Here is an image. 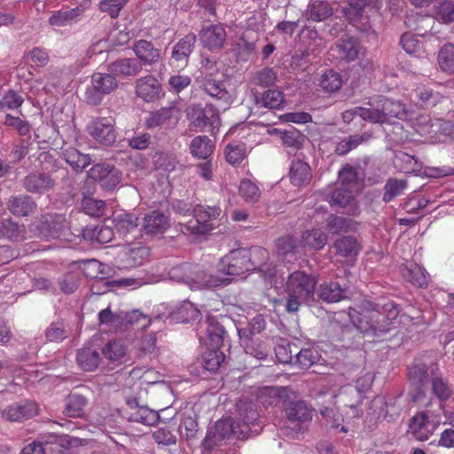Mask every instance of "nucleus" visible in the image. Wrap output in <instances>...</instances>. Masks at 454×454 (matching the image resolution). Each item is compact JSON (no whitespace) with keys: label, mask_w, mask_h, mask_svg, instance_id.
<instances>
[{"label":"nucleus","mask_w":454,"mask_h":454,"mask_svg":"<svg viewBox=\"0 0 454 454\" xmlns=\"http://www.w3.org/2000/svg\"><path fill=\"white\" fill-rule=\"evenodd\" d=\"M356 318L354 323L358 331L366 336L380 337L390 330V325L396 319L399 309L393 302L382 306V311L379 305L369 301H363L360 310L356 311Z\"/></svg>","instance_id":"obj_1"},{"label":"nucleus","mask_w":454,"mask_h":454,"mask_svg":"<svg viewBox=\"0 0 454 454\" xmlns=\"http://www.w3.org/2000/svg\"><path fill=\"white\" fill-rule=\"evenodd\" d=\"M317 278L303 270L291 273L286 283V310L295 313L303 306H313L316 302V286Z\"/></svg>","instance_id":"obj_2"},{"label":"nucleus","mask_w":454,"mask_h":454,"mask_svg":"<svg viewBox=\"0 0 454 454\" xmlns=\"http://www.w3.org/2000/svg\"><path fill=\"white\" fill-rule=\"evenodd\" d=\"M170 280L183 283L192 289H203L226 286L228 279L207 272L196 263L184 262L172 267L168 271Z\"/></svg>","instance_id":"obj_3"},{"label":"nucleus","mask_w":454,"mask_h":454,"mask_svg":"<svg viewBox=\"0 0 454 454\" xmlns=\"http://www.w3.org/2000/svg\"><path fill=\"white\" fill-rule=\"evenodd\" d=\"M282 422L279 427L284 436L295 439L307 428L312 419V410L301 400H287L283 403Z\"/></svg>","instance_id":"obj_4"},{"label":"nucleus","mask_w":454,"mask_h":454,"mask_svg":"<svg viewBox=\"0 0 454 454\" xmlns=\"http://www.w3.org/2000/svg\"><path fill=\"white\" fill-rule=\"evenodd\" d=\"M33 234L44 240H72L74 234L70 231L69 223L64 214H45L35 221L30 228Z\"/></svg>","instance_id":"obj_5"},{"label":"nucleus","mask_w":454,"mask_h":454,"mask_svg":"<svg viewBox=\"0 0 454 454\" xmlns=\"http://www.w3.org/2000/svg\"><path fill=\"white\" fill-rule=\"evenodd\" d=\"M372 107L371 122L384 123L392 118L406 120L409 118L405 106L399 100H393L382 95L372 97L367 102Z\"/></svg>","instance_id":"obj_6"},{"label":"nucleus","mask_w":454,"mask_h":454,"mask_svg":"<svg viewBox=\"0 0 454 454\" xmlns=\"http://www.w3.org/2000/svg\"><path fill=\"white\" fill-rule=\"evenodd\" d=\"M394 165L401 172L425 175L429 177L438 178L454 174V168L450 167L426 168L422 173V163L413 155L404 152H398L395 154Z\"/></svg>","instance_id":"obj_7"},{"label":"nucleus","mask_w":454,"mask_h":454,"mask_svg":"<svg viewBox=\"0 0 454 454\" xmlns=\"http://www.w3.org/2000/svg\"><path fill=\"white\" fill-rule=\"evenodd\" d=\"M249 260L244 253V248L232 250L218 262L215 275L228 279L226 284L228 285L232 279L231 277L240 276L250 271Z\"/></svg>","instance_id":"obj_8"},{"label":"nucleus","mask_w":454,"mask_h":454,"mask_svg":"<svg viewBox=\"0 0 454 454\" xmlns=\"http://www.w3.org/2000/svg\"><path fill=\"white\" fill-rule=\"evenodd\" d=\"M122 174L120 169L109 164H96L87 174L84 183L85 187H94L98 183L102 189L107 191L114 190L121 183Z\"/></svg>","instance_id":"obj_9"},{"label":"nucleus","mask_w":454,"mask_h":454,"mask_svg":"<svg viewBox=\"0 0 454 454\" xmlns=\"http://www.w3.org/2000/svg\"><path fill=\"white\" fill-rule=\"evenodd\" d=\"M222 213L218 206L203 207L197 205L192 214V218L182 226L193 234H206L215 228L213 221L217 219Z\"/></svg>","instance_id":"obj_10"},{"label":"nucleus","mask_w":454,"mask_h":454,"mask_svg":"<svg viewBox=\"0 0 454 454\" xmlns=\"http://www.w3.org/2000/svg\"><path fill=\"white\" fill-rule=\"evenodd\" d=\"M186 115L192 126L200 131L213 130L219 123V111L212 104L189 106Z\"/></svg>","instance_id":"obj_11"},{"label":"nucleus","mask_w":454,"mask_h":454,"mask_svg":"<svg viewBox=\"0 0 454 454\" xmlns=\"http://www.w3.org/2000/svg\"><path fill=\"white\" fill-rule=\"evenodd\" d=\"M118 87L116 78L111 74L95 73L91 76V85L86 89L85 101L91 106L99 105L103 97Z\"/></svg>","instance_id":"obj_12"},{"label":"nucleus","mask_w":454,"mask_h":454,"mask_svg":"<svg viewBox=\"0 0 454 454\" xmlns=\"http://www.w3.org/2000/svg\"><path fill=\"white\" fill-rule=\"evenodd\" d=\"M429 378L431 379V363L428 365L418 363L408 368V379L414 387V390L410 392L413 403H421L425 399Z\"/></svg>","instance_id":"obj_13"},{"label":"nucleus","mask_w":454,"mask_h":454,"mask_svg":"<svg viewBox=\"0 0 454 454\" xmlns=\"http://www.w3.org/2000/svg\"><path fill=\"white\" fill-rule=\"evenodd\" d=\"M112 223L116 235L127 243H131L140 233L138 217L135 214L125 211L115 213Z\"/></svg>","instance_id":"obj_14"},{"label":"nucleus","mask_w":454,"mask_h":454,"mask_svg":"<svg viewBox=\"0 0 454 454\" xmlns=\"http://www.w3.org/2000/svg\"><path fill=\"white\" fill-rule=\"evenodd\" d=\"M225 323H231L230 318L223 317L217 318L208 317L207 318L205 333L208 340L209 347L222 348L229 341V336L225 329Z\"/></svg>","instance_id":"obj_15"},{"label":"nucleus","mask_w":454,"mask_h":454,"mask_svg":"<svg viewBox=\"0 0 454 454\" xmlns=\"http://www.w3.org/2000/svg\"><path fill=\"white\" fill-rule=\"evenodd\" d=\"M38 413V406L30 401L14 403L3 410V418L10 422H23Z\"/></svg>","instance_id":"obj_16"},{"label":"nucleus","mask_w":454,"mask_h":454,"mask_svg":"<svg viewBox=\"0 0 454 454\" xmlns=\"http://www.w3.org/2000/svg\"><path fill=\"white\" fill-rule=\"evenodd\" d=\"M87 132L97 142H115L116 131L113 121L105 117H99L90 121L87 127Z\"/></svg>","instance_id":"obj_17"},{"label":"nucleus","mask_w":454,"mask_h":454,"mask_svg":"<svg viewBox=\"0 0 454 454\" xmlns=\"http://www.w3.org/2000/svg\"><path fill=\"white\" fill-rule=\"evenodd\" d=\"M199 87L206 94L218 101L225 104L228 103L230 94L225 87V83L220 79V75L211 76L210 74L206 77L196 78Z\"/></svg>","instance_id":"obj_18"},{"label":"nucleus","mask_w":454,"mask_h":454,"mask_svg":"<svg viewBox=\"0 0 454 454\" xmlns=\"http://www.w3.org/2000/svg\"><path fill=\"white\" fill-rule=\"evenodd\" d=\"M181 116V111L175 102H172L168 106L161 107L160 109L150 114L146 119V124L149 128L157 126H175Z\"/></svg>","instance_id":"obj_19"},{"label":"nucleus","mask_w":454,"mask_h":454,"mask_svg":"<svg viewBox=\"0 0 454 454\" xmlns=\"http://www.w3.org/2000/svg\"><path fill=\"white\" fill-rule=\"evenodd\" d=\"M316 294L324 302L334 303L348 299L350 291L345 285L342 286L337 281L330 280L320 284Z\"/></svg>","instance_id":"obj_20"},{"label":"nucleus","mask_w":454,"mask_h":454,"mask_svg":"<svg viewBox=\"0 0 454 454\" xmlns=\"http://www.w3.org/2000/svg\"><path fill=\"white\" fill-rule=\"evenodd\" d=\"M226 36L225 28L222 24L204 27L199 33L200 43L210 51L222 49L226 41Z\"/></svg>","instance_id":"obj_21"},{"label":"nucleus","mask_w":454,"mask_h":454,"mask_svg":"<svg viewBox=\"0 0 454 454\" xmlns=\"http://www.w3.org/2000/svg\"><path fill=\"white\" fill-rule=\"evenodd\" d=\"M22 185L27 192L43 194L54 187L55 181L45 172L34 171L23 178Z\"/></svg>","instance_id":"obj_22"},{"label":"nucleus","mask_w":454,"mask_h":454,"mask_svg":"<svg viewBox=\"0 0 454 454\" xmlns=\"http://www.w3.org/2000/svg\"><path fill=\"white\" fill-rule=\"evenodd\" d=\"M168 227V216L159 210H153L145 215L140 233L155 236L163 234Z\"/></svg>","instance_id":"obj_23"},{"label":"nucleus","mask_w":454,"mask_h":454,"mask_svg":"<svg viewBox=\"0 0 454 454\" xmlns=\"http://www.w3.org/2000/svg\"><path fill=\"white\" fill-rule=\"evenodd\" d=\"M37 439L46 454L53 451L62 452L80 441L78 438H73L67 434H42Z\"/></svg>","instance_id":"obj_24"},{"label":"nucleus","mask_w":454,"mask_h":454,"mask_svg":"<svg viewBox=\"0 0 454 454\" xmlns=\"http://www.w3.org/2000/svg\"><path fill=\"white\" fill-rule=\"evenodd\" d=\"M332 206H339L340 207H348V214L356 216L360 213L354 192L348 187H338L333 191L330 200Z\"/></svg>","instance_id":"obj_25"},{"label":"nucleus","mask_w":454,"mask_h":454,"mask_svg":"<svg viewBox=\"0 0 454 454\" xmlns=\"http://www.w3.org/2000/svg\"><path fill=\"white\" fill-rule=\"evenodd\" d=\"M107 70L114 77L128 78L137 75L142 70V64L134 58L119 59L110 63Z\"/></svg>","instance_id":"obj_26"},{"label":"nucleus","mask_w":454,"mask_h":454,"mask_svg":"<svg viewBox=\"0 0 454 454\" xmlns=\"http://www.w3.org/2000/svg\"><path fill=\"white\" fill-rule=\"evenodd\" d=\"M161 86L153 75L141 77L136 82V93L138 98L146 102H152L160 98Z\"/></svg>","instance_id":"obj_27"},{"label":"nucleus","mask_w":454,"mask_h":454,"mask_svg":"<svg viewBox=\"0 0 454 454\" xmlns=\"http://www.w3.org/2000/svg\"><path fill=\"white\" fill-rule=\"evenodd\" d=\"M335 50L340 59L349 62L358 58L363 51V47L356 37L344 35L336 43Z\"/></svg>","instance_id":"obj_28"},{"label":"nucleus","mask_w":454,"mask_h":454,"mask_svg":"<svg viewBox=\"0 0 454 454\" xmlns=\"http://www.w3.org/2000/svg\"><path fill=\"white\" fill-rule=\"evenodd\" d=\"M128 405L133 410L127 417L129 421L141 423L145 426H154L160 419L157 411L147 406H139L136 399L128 401Z\"/></svg>","instance_id":"obj_29"},{"label":"nucleus","mask_w":454,"mask_h":454,"mask_svg":"<svg viewBox=\"0 0 454 454\" xmlns=\"http://www.w3.org/2000/svg\"><path fill=\"white\" fill-rule=\"evenodd\" d=\"M103 356L109 362L115 364H121L128 362V346L121 339L109 340L102 348Z\"/></svg>","instance_id":"obj_30"},{"label":"nucleus","mask_w":454,"mask_h":454,"mask_svg":"<svg viewBox=\"0 0 454 454\" xmlns=\"http://www.w3.org/2000/svg\"><path fill=\"white\" fill-rule=\"evenodd\" d=\"M432 393L440 400L446 401L452 395V388L449 382L443 379L437 363H431Z\"/></svg>","instance_id":"obj_31"},{"label":"nucleus","mask_w":454,"mask_h":454,"mask_svg":"<svg viewBox=\"0 0 454 454\" xmlns=\"http://www.w3.org/2000/svg\"><path fill=\"white\" fill-rule=\"evenodd\" d=\"M196 43V35L188 34L180 39L173 47L171 59L177 63L178 66L186 65L192 52L193 51Z\"/></svg>","instance_id":"obj_32"},{"label":"nucleus","mask_w":454,"mask_h":454,"mask_svg":"<svg viewBox=\"0 0 454 454\" xmlns=\"http://www.w3.org/2000/svg\"><path fill=\"white\" fill-rule=\"evenodd\" d=\"M133 51L137 57V59L145 65H153L160 59V50L154 47L152 42L146 40H139L135 43Z\"/></svg>","instance_id":"obj_33"},{"label":"nucleus","mask_w":454,"mask_h":454,"mask_svg":"<svg viewBox=\"0 0 454 454\" xmlns=\"http://www.w3.org/2000/svg\"><path fill=\"white\" fill-rule=\"evenodd\" d=\"M9 211L18 216H27L35 213L36 203L27 194L12 196L7 202Z\"/></svg>","instance_id":"obj_34"},{"label":"nucleus","mask_w":454,"mask_h":454,"mask_svg":"<svg viewBox=\"0 0 454 454\" xmlns=\"http://www.w3.org/2000/svg\"><path fill=\"white\" fill-rule=\"evenodd\" d=\"M101 357L97 348L89 346L76 351V363L84 372H94L100 364Z\"/></svg>","instance_id":"obj_35"},{"label":"nucleus","mask_w":454,"mask_h":454,"mask_svg":"<svg viewBox=\"0 0 454 454\" xmlns=\"http://www.w3.org/2000/svg\"><path fill=\"white\" fill-rule=\"evenodd\" d=\"M94 187L83 186L82 194L83 196L82 200V208L84 214L92 217H100L105 214L106 203L101 200H96L90 195L93 194Z\"/></svg>","instance_id":"obj_36"},{"label":"nucleus","mask_w":454,"mask_h":454,"mask_svg":"<svg viewBox=\"0 0 454 454\" xmlns=\"http://www.w3.org/2000/svg\"><path fill=\"white\" fill-rule=\"evenodd\" d=\"M357 222L341 215H331L325 223V230L331 234L347 233L357 229Z\"/></svg>","instance_id":"obj_37"},{"label":"nucleus","mask_w":454,"mask_h":454,"mask_svg":"<svg viewBox=\"0 0 454 454\" xmlns=\"http://www.w3.org/2000/svg\"><path fill=\"white\" fill-rule=\"evenodd\" d=\"M319 358V352L314 346L309 344L306 347H301L299 345L293 365L306 370L317 364Z\"/></svg>","instance_id":"obj_38"},{"label":"nucleus","mask_w":454,"mask_h":454,"mask_svg":"<svg viewBox=\"0 0 454 454\" xmlns=\"http://www.w3.org/2000/svg\"><path fill=\"white\" fill-rule=\"evenodd\" d=\"M336 254L342 257H356L361 251L362 246L353 236H343L333 243Z\"/></svg>","instance_id":"obj_39"},{"label":"nucleus","mask_w":454,"mask_h":454,"mask_svg":"<svg viewBox=\"0 0 454 454\" xmlns=\"http://www.w3.org/2000/svg\"><path fill=\"white\" fill-rule=\"evenodd\" d=\"M289 177L294 185L305 186L311 179L310 167L302 160H294L290 167Z\"/></svg>","instance_id":"obj_40"},{"label":"nucleus","mask_w":454,"mask_h":454,"mask_svg":"<svg viewBox=\"0 0 454 454\" xmlns=\"http://www.w3.org/2000/svg\"><path fill=\"white\" fill-rule=\"evenodd\" d=\"M373 381V377L370 373L359 378L356 382V387L346 386L342 393L350 394L355 398V403H346L347 407L356 410L361 403V392L368 389Z\"/></svg>","instance_id":"obj_41"},{"label":"nucleus","mask_w":454,"mask_h":454,"mask_svg":"<svg viewBox=\"0 0 454 454\" xmlns=\"http://www.w3.org/2000/svg\"><path fill=\"white\" fill-rule=\"evenodd\" d=\"M411 98L417 106L424 108L435 106L440 101L441 96L425 85H419L412 90Z\"/></svg>","instance_id":"obj_42"},{"label":"nucleus","mask_w":454,"mask_h":454,"mask_svg":"<svg viewBox=\"0 0 454 454\" xmlns=\"http://www.w3.org/2000/svg\"><path fill=\"white\" fill-rule=\"evenodd\" d=\"M88 404L85 396L78 393H71L66 399L64 414L70 418H82Z\"/></svg>","instance_id":"obj_43"},{"label":"nucleus","mask_w":454,"mask_h":454,"mask_svg":"<svg viewBox=\"0 0 454 454\" xmlns=\"http://www.w3.org/2000/svg\"><path fill=\"white\" fill-rule=\"evenodd\" d=\"M429 418L427 413L420 412L412 417L409 423L411 434L421 442L428 440L432 433L427 429Z\"/></svg>","instance_id":"obj_44"},{"label":"nucleus","mask_w":454,"mask_h":454,"mask_svg":"<svg viewBox=\"0 0 454 454\" xmlns=\"http://www.w3.org/2000/svg\"><path fill=\"white\" fill-rule=\"evenodd\" d=\"M237 419L242 421L260 423L262 425L261 416L258 411L257 404L253 401L241 399L237 403Z\"/></svg>","instance_id":"obj_45"},{"label":"nucleus","mask_w":454,"mask_h":454,"mask_svg":"<svg viewBox=\"0 0 454 454\" xmlns=\"http://www.w3.org/2000/svg\"><path fill=\"white\" fill-rule=\"evenodd\" d=\"M299 343L300 341L290 342L284 339L280 340L274 348L278 361L281 364L293 365L296 353L298 352Z\"/></svg>","instance_id":"obj_46"},{"label":"nucleus","mask_w":454,"mask_h":454,"mask_svg":"<svg viewBox=\"0 0 454 454\" xmlns=\"http://www.w3.org/2000/svg\"><path fill=\"white\" fill-rule=\"evenodd\" d=\"M277 249L279 258L289 262L295 258L298 240L290 235L280 237L277 240Z\"/></svg>","instance_id":"obj_47"},{"label":"nucleus","mask_w":454,"mask_h":454,"mask_svg":"<svg viewBox=\"0 0 454 454\" xmlns=\"http://www.w3.org/2000/svg\"><path fill=\"white\" fill-rule=\"evenodd\" d=\"M403 278L412 285L423 287L427 284V278L423 268L416 263L403 265L401 267Z\"/></svg>","instance_id":"obj_48"},{"label":"nucleus","mask_w":454,"mask_h":454,"mask_svg":"<svg viewBox=\"0 0 454 454\" xmlns=\"http://www.w3.org/2000/svg\"><path fill=\"white\" fill-rule=\"evenodd\" d=\"M224 360L225 355L221 348L208 346L202 355L201 365L207 371L215 372Z\"/></svg>","instance_id":"obj_49"},{"label":"nucleus","mask_w":454,"mask_h":454,"mask_svg":"<svg viewBox=\"0 0 454 454\" xmlns=\"http://www.w3.org/2000/svg\"><path fill=\"white\" fill-rule=\"evenodd\" d=\"M240 338L244 343L245 352L259 360L266 358L268 351L263 343L247 334V329L239 331Z\"/></svg>","instance_id":"obj_50"},{"label":"nucleus","mask_w":454,"mask_h":454,"mask_svg":"<svg viewBox=\"0 0 454 454\" xmlns=\"http://www.w3.org/2000/svg\"><path fill=\"white\" fill-rule=\"evenodd\" d=\"M200 317V310L189 301H184L171 314V320L177 323H187L197 320Z\"/></svg>","instance_id":"obj_51"},{"label":"nucleus","mask_w":454,"mask_h":454,"mask_svg":"<svg viewBox=\"0 0 454 454\" xmlns=\"http://www.w3.org/2000/svg\"><path fill=\"white\" fill-rule=\"evenodd\" d=\"M82 9L75 7L67 11H57L49 18V24L53 27H65L78 20Z\"/></svg>","instance_id":"obj_52"},{"label":"nucleus","mask_w":454,"mask_h":454,"mask_svg":"<svg viewBox=\"0 0 454 454\" xmlns=\"http://www.w3.org/2000/svg\"><path fill=\"white\" fill-rule=\"evenodd\" d=\"M332 14L333 9L325 1L312 2L306 12L307 19L314 22L323 21Z\"/></svg>","instance_id":"obj_53"},{"label":"nucleus","mask_w":454,"mask_h":454,"mask_svg":"<svg viewBox=\"0 0 454 454\" xmlns=\"http://www.w3.org/2000/svg\"><path fill=\"white\" fill-rule=\"evenodd\" d=\"M245 254L250 259L249 260V270H263V266L269 260L268 251L262 247H251L248 249L244 248Z\"/></svg>","instance_id":"obj_54"},{"label":"nucleus","mask_w":454,"mask_h":454,"mask_svg":"<svg viewBox=\"0 0 454 454\" xmlns=\"http://www.w3.org/2000/svg\"><path fill=\"white\" fill-rule=\"evenodd\" d=\"M262 425L260 423H253L242 421L239 419L234 420V436L239 440H245L251 436L257 435L261 433Z\"/></svg>","instance_id":"obj_55"},{"label":"nucleus","mask_w":454,"mask_h":454,"mask_svg":"<svg viewBox=\"0 0 454 454\" xmlns=\"http://www.w3.org/2000/svg\"><path fill=\"white\" fill-rule=\"evenodd\" d=\"M63 156L66 161L74 169H83L91 161L89 154L82 153L71 145L65 149Z\"/></svg>","instance_id":"obj_56"},{"label":"nucleus","mask_w":454,"mask_h":454,"mask_svg":"<svg viewBox=\"0 0 454 454\" xmlns=\"http://www.w3.org/2000/svg\"><path fill=\"white\" fill-rule=\"evenodd\" d=\"M150 249L141 244L135 245L125 253V262L129 267H137L149 257Z\"/></svg>","instance_id":"obj_57"},{"label":"nucleus","mask_w":454,"mask_h":454,"mask_svg":"<svg viewBox=\"0 0 454 454\" xmlns=\"http://www.w3.org/2000/svg\"><path fill=\"white\" fill-rule=\"evenodd\" d=\"M441 70L449 74H454V44L445 43L439 51L437 56Z\"/></svg>","instance_id":"obj_58"},{"label":"nucleus","mask_w":454,"mask_h":454,"mask_svg":"<svg viewBox=\"0 0 454 454\" xmlns=\"http://www.w3.org/2000/svg\"><path fill=\"white\" fill-rule=\"evenodd\" d=\"M407 186L408 182L405 179L388 178L384 186L383 200L392 201L395 197L403 194Z\"/></svg>","instance_id":"obj_59"},{"label":"nucleus","mask_w":454,"mask_h":454,"mask_svg":"<svg viewBox=\"0 0 454 454\" xmlns=\"http://www.w3.org/2000/svg\"><path fill=\"white\" fill-rule=\"evenodd\" d=\"M25 227L23 224L8 218L0 222V237L8 239L19 240L24 236Z\"/></svg>","instance_id":"obj_60"},{"label":"nucleus","mask_w":454,"mask_h":454,"mask_svg":"<svg viewBox=\"0 0 454 454\" xmlns=\"http://www.w3.org/2000/svg\"><path fill=\"white\" fill-rule=\"evenodd\" d=\"M68 329L64 321H56L49 325L44 330V336L48 342H61L68 337Z\"/></svg>","instance_id":"obj_61"},{"label":"nucleus","mask_w":454,"mask_h":454,"mask_svg":"<svg viewBox=\"0 0 454 454\" xmlns=\"http://www.w3.org/2000/svg\"><path fill=\"white\" fill-rule=\"evenodd\" d=\"M302 243L305 247L315 250L323 248L327 241V236L319 229H313L305 231L301 236Z\"/></svg>","instance_id":"obj_62"},{"label":"nucleus","mask_w":454,"mask_h":454,"mask_svg":"<svg viewBox=\"0 0 454 454\" xmlns=\"http://www.w3.org/2000/svg\"><path fill=\"white\" fill-rule=\"evenodd\" d=\"M224 153L226 160L231 165H239L246 157L245 144H228Z\"/></svg>","instance_id":"obj_63"},{"label":"nucleus","mask_w":454,"mask_h":454,"mask_svg":"<svg viewBox=\"0 0 454 454\" xmlns=\"http://www.w3.org/2000/svg\"><path fill=\"white\" fill-rule=\"evenodd\" d=\"M239 192L240 196L249 202L258 201L261 196L259 187L249 179H243L240 182Z\"/></svg>","instance_id":"obj_64"}]
</instances>
